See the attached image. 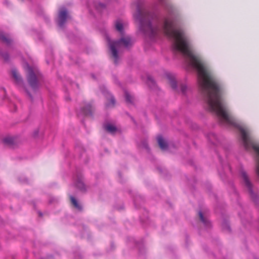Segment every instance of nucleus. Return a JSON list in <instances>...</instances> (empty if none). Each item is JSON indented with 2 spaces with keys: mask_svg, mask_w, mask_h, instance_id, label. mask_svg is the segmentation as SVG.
Wrapping results in <instances>:
<instances>
[{
  "mask_svg": "<svg viewBox=\"0 0 259 259\" xmlns=\"http://www.w3.org/2000/svg\"><path fill=\"white\" fill-rule=\"evenodd\" d=\"M241 176L244 181L245 185L248 189L250 195H252L253 193L252 190V185L250 182L249 180V179L245 171H242L241 172Z\"/></svg>",
  "mask_w": 259,
  "mask_h": 259,
  "instance_id": "7",
  "label": "nucleus"
},
{
  "mask_svg": "<svg viewBox=\"0 0 259 259\" xmlns=\"http://www.w3.org/2000/svg\"><path fill=\"white\" fill-rule=\"evenodd\" d=\"M0 55H1V56L3 58V59L5 61H8L9 57V55L7 53H0Z\"/></svg>",
  "mask_w": 259,
  "mask_h": 259,
  "instance_id": "23",
  "label": "nucleus"
},
{
  "mask_svg": "<svg viewBox=\"0 0 259 259\" xmlns=\"http://www.w3.org/2000/svg\"><path fill=\"white\" fill-rule=\"evenodd\" d=\"M108 42L112 55L114 59V63L116 64H117L119 59L117 49L120 50L122 47L127 48L131 47L134 42L128 36L122 37L118 41H112L108 39Z\"/></svg>",
  "mask_w": 259,
  "mask_h": 259,
  "instance_id": "3",
  "label": "nucleus"
},
{
  "mask_svg": "<svg viewBox=\"0 0 259 259\" xmlns=\"http://www.w3.org/2000/svg\"><path fill=\"white\" fill-rule=\"evenodd\" d=\"M159 2L161 4H163L164 3V0H158Z\"/></svg>",
  "mask_w": 259,
  "mask_h": 259,
  "instance_id": "24",
  "label": "nucleus"
},
{
  "mask_svg": "<svg viewBox=\"0 0 259 259\" xmlns=\"http://www.w3.org/2000/svg\"><path fill=\"white\" fill-rule=\"evenodd\" d=\"M181 90H182V92H184V87H181Z\"/></svg>",
  "mask_w": 259,
  "mask_h": 259,
  "instance_id": "27",
  "label": "nucleus"
},
{
  "mask_svg": "<svg viewBox=\"0 0 259 259\" xmlns=\"http://www.w3.org/2000/svg\"><path fill=\"white\" fill-rule=\"evenodd\" d=\"M104 128L109 133H114L117 131V128L114 125L110 123L106 124L104 125Z\"/></svg>",
  "mask_w": 259,
  "mask_h": 259,
  "instance_id": "14",
  "label": "nucleus"
},
{
  "mask_svg": "<svg viewBox=\"0 0 259 259\" xmlns=\"http://www.w3.org/2000/svg\"><path fill=\"white\" fill-rule=\"evenodd\" d=\"M81 110L85 115H92V107L90 103L85 104L84 107L81 109Z\"/></svg>",
  "mask_w": 259,
  "mask_h": 259,
  "instance_id": "10",
  "label": "nucleus"
},
{
  "mask_svg": "<svg viewBox=\"0 0 259 259\" xmlns=\"http://www.w3.org/2000/svg\"><path fill=\"white\" fill-rule=\"evenodd\" d=\"M26 70L27 81L31 88L33 90H36L38 87L39 73L36 69L32 68L28 64L26 65Z\"/></svg>",
  "mask_w": 259,
  "mask_h": 259,
  "instance_id": "5",
  "label": "nucleus"
},
{
  "mask_svg": "<svg viewBox=\"0 0 259 259\" xmlns=\"http://www.w3.org/2000/svg\"><path fill=\"white\" fill-rule=\"evenodd\" d=\"M20 181L21 182H24L26 181H27V180H26V179H25V178L24 180H20Z\"/></svg>",
  "mask_w": 259,
  "mask_h": 259,
  "instance_id": "25",
  "label": "nucleus"
},
{
  "mask_svg": "<svg viewBox=\"0 0 259 259\" xmlns=\"http://www.w3.org/2000/svg\"><path fill=\"white\" fill-rule=\"evenodd\" d=\"M0 39L4 42L6 43L7 45H10L12 42V40L10 38L7 37L5 36L2 31H0Z\"/></svg>",
  "mask_w": 259,
  "mask_h": 259,
  "instance_id": "16",
  "label": "nucleus"
},
{
  "mask_svg": "<svg viewBox=\"0 0 259 259\" xmlns=\"http://www.w3.org/2000/svg\"><path fill=\"white\" fill-rule=\"evenodd\" d=\"M70 198L71 203L74 206V207L79 210H81L82 206L80 204H79L77 200L72 196H71Z\"/></svg>",
  "mask_w": 259,
  "mask_h": 259,
  "instance_id": "17",
  "label": "nucleus"
},
{
  "mask_svg": "<svg viewBox=\"0 0 259 259\" xmlns=\"http://www.w3.org/2000/svg\"><path fill=\"white\" fill-rule=\"evenodd\" d=\"M14 139L12 137H6L4 139L3 142L8 145H12L14 144Z\"/></svg>",
  "mask_w": 259,
  "mask_h": 259,
  "instance_id": "21",
  "label": "nucleus"
},
{
  "mask_svg": "<svg viewBox=\"0 0 259 259\" xmlns=\"http://www.w3.org/2000/svg\"><path fill=\"white\" fill-rule=\"evenodd\" d=\"M93 4L95 9L98 12H101L106 8V5L99 1H94Z\"/></svg>",
  "mask_w": 259,
  "mask_h": 259,
  "instance_id": "11",
  "label": "nucleus"
},
{
  "mask_svg": "<svg viewBox=\"0 0 259 259\" xmlns=\"http://www.w3.org/2000/svg\"><path fill=\"white\" fill-rule=\"evenodd\" d=\"M110 103L106 104L107 107H111V106H114L115 104V100L114 98L110 95H109V98L108 99Z\"/></svg>",
  "mask_w": 259,
  "mask_h": 259,
  "instance_id": "19",
  "label": "nucleus"
},
{
  "mask_svg": "<svg viewBox=\"0 0 259 259\" xmlns=\"http://www.w3.org/2000/svg\"><path fill=\"white\" fill-rule=\"evenodd\" d=\"M75 185L77 188L82 191L85 190V186L82 182V179L81 177H78L76 181Z\"/></svg>",
  "mask_w": 259,
  "mask_h": 259,
  "instance_id": "13",
  "label": "nucleus"
},
{
  "mask_svg": "<svg viewBox=\"0 0 259 259\" xmlns=\"http://www.w3.org/2000/svg\"><path fill=\"white\" fill-rule=\"evenodd\" d=\"M147 83L150 88H154L155 86V81L152 76L147 77Z\"/></svg>",
  "mask_w": 259,
  "mask_h": 259,
  "instance_id": "20",
  "label": "nucleus"
},
{
  "mask_svg": "<svg viewBox=\"0 0 259 259\" xmlns=\"http://www.w3.org/2000/svg\"><path fill=\"white\" fill-rule=\"evenodd\" d=\"M12 76L15 80L16 83L19 85H23V80L20 75V74L18 73L16 69H13L12 70Z\"/></svg>",
  "mask_w": 259,
  "mask_h": 259,
  "instance_id": "8",
  "label": "nucleus"
},
{
  "mask_svg": "<svg viewBox=\"0 0 259 259\" xmlns=\"http://www.w3.org/2000/svg\"><path fill=\"white\" fill-rule=\"evenodd\" d=\"M68 18L67 11L65 8H62L59 12L58 14V25L62 27Z\"/></svg>",
  "mask_w": 259,
  "mask_h": 259,
  "instance_id": "6",
  "label": "nucleus"
},
{
  "mask_svg": "<svg viewBox=\"0 0 259 259\" xmlns=\"http://www.w3.org/2000/svg\"><path fill=\"white\" fill-rule=\"evenodd\" d=\"M179 52H182L197 70L199 89L208 109L215 112L225 122L233 124V118L228 113L222 100V85L200 58L193 54L187 36L180 27Z\"/></svg>",
  "mask_w": 259,
  "mask_h": 259,
  "instance_id": "1",
  "label": "nucleus"
},
{
  "mask_svg": "<svg viewBox=\"0 0 259 259\" xmlns=\"http://www.w3.org/2000/svg\"><path fill=\"white\" fill-rule=\"evenodd\" d=\"M124 95L125 100L127 103L133 104L134 103L135 99L127 91H124Z\"/></svg>",
  "mask_w": 259,
  "mask_h": 259,
  "instance_id": "15",
  "label": "nucleus"
},
{
  "mask_svg": "<svg viewBox=\"0 0 259 259\" xmlns=\"http://www.w3.org/2000/svg\"><path fill=\"white\" fill-rule=\"evenodd\" d=\"M28 95L29 96V97L32 99V96L30 95L29 93H28Z\"/></svg>",
  "mask_w": 259,
  "mask_h": 259,
  "instance_id": "26",
  "label": "nucleus"
},
{
  "mask_svg": "<svg viewBox=\"0 0 259 259\" xmlns=\"http://www.w3.org/2000/svg\"><path fill=\"white\" fill-rule=\"evenodd\" d=\"M39 215L41 216L42 215V213L41 212H39Z\"/></svg>",
  "mask_w": 259,
  "mask_h": 259,
  "instance_id": "28",
  "label": "nucleus"
},
{
  "mask_svg": "<svg viewBox=\"0 0 259 259\" xmlns=\"http://www.w3.org/2000/svg\"><path fill=\"white\" fill-rule=\"evenodd\" d=\"M136 12L135 19L139 23V28L151 39L154 38L159 32H163L172 42L173 52L178 51V32L171 18H158L150 13L144 0H136Z\"/></svg>",
  "mask_w": 259,
  "mask_h": 259,
  "instance_id": "2",
  "label": "nucleus"
},
{
  "mask_svg": "<svg viewBox=\"0 0 259 259\" xmlns=\"http://www.w3.org/2000/svg\"><path fill=\"white\" fill-rule=\"evenodd\" d=\"M167 78L169 80V83L171 87V88L174 90L177 89V82L175 80V78L173 75L171 74L168 73L166 75Z\"/></svg>",
  "mask_w": 259,
  "mask_h": 259,
  "instance_id": "12",
  "label": "nucleus"
},
{
  "mask_svg": "<svg viewBox=\"0 0 259 259\" xmlns=\"http://www.w3.org/2000/svg\"><path fill=\"white\" fill-rule=\"evenodd\" d=\"M242 140L244 146L248 149L252 147L256 152L257 157L256 159V173L259 177V146L255 144L249 137L248 132L243 128L240 129Z\"/></svg>",
  "mask_w": 259,
  "mask_h": 259,
  "instance_id": "4",
  "label": "nucleus"
},
{
  "mask_svg": "<svg viewBox=\"0 0 259 259\" xmlns=\"http://www.w3.org/2000/svg\"><path fill=\"white\" fill-rule=\"evenodd\" d=\"M116 29L121 34L123 33V24L120 20H118L115 22Z\"/></svg>",
  "mask_w": 259,
  "mask_h": 259,
  "instance_id": "18",
  "label": "nucleus"
},
{
  "mask_svg": "<svg viewBox=\"0 0 259 259\" xmlns=\"http://www.w3.org/2000/svg\"><path fill=\"white\" fill-rule=\"evenodd\" d=\"M157 140L159 147L162 150H165L167 149V143L163 138L162 136L159 135L157 136Z\"/></svg>",
  "mask_w": 259,
  "mask_h": 259,
  "instance_id": "9",
  "label": "nucleus"
},
{
  "mask_svg": "<svg viewBox=\"0 0 259 259\" xmlns=\"http://www.w3.org/2000/svg\"><path fill=\"white\" fill-rule=\"evenodd\" d=\"M198 214H199V219H200V221L204 225H208V224H209L208 221L204 218L202 212L201 211H199Z\"/></svg>",
  "mask_w": 259,
  "mask_h": 259,
  "instance_id": "22",
  "label": "nucleus"
},
{
  "mask_svg": "<svg viewBox=\"0 0 259 259\" xmlns=\"http://www.w3.org/2000/svg\"><path fill=\"white\" fill-rule=\"evenodd\" d=\"M145 148H147V144H145Z\"/></svg>",
  "mask_w": 259,
  "mask_h": 259,
  "instance_id": "29",
  "label": "nucleus"
}]
</instances>
